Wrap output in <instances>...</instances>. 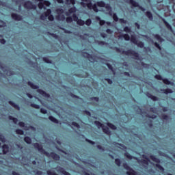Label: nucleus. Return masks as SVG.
I'll return each mask as SVG.
<instances>
[{"mask_svg":"<svg viewBox=\"0 0 175 175\" xmlns=\"http://www.w3.org/2000/svg\"><path fill=\"white\" fill-rule=\"evenodd\" d=\"M33 146L34 148H36L39 151V152H40V154L46 155V157H47L48 158H53L54 161H59V159H61V157L58 154L54 152H51V153H49V152L44 150L43 146H42V144H40L39 143H34Z\"/></svg>","mask_w":175,"mask_h":175,"instance_id":"1","label":"nucleus"},{"mask_svg":"<svg viewBox=\"0 0 175 175\" xmlns=\"http://www.w3.org/2000/svg\"><path fill=\"white\" fill-rule=\"evenodd\" d=\"M126 174L127 175H137V173L136 172V171H135V170L132 168L130 170L127 171Z\"/></svg>","mask_w":175,"mask_h":175,"instance_id":"25","label":"nucleus"},{"mask_svg":"<svg viewBox=\"0 0 175 175\" xmlns=\"http://www.w3.org/2000/svg\"><path fill=\"white\" fill-rule=\"evenodd\" d=\"M115 50L116 51H117V53H122V54H124V55H132L133 57H134L135 59H137V60L140 59V55H139V53L135 52L132 49H129L127 51H122L121 49L118 47H115Z\"/></svg>","mask_w":175,"mask_h":175,"instance_id":"2","label":"nucleus"},{"mask_svg":"<svg viewBox=\"0 0 175 175\" xmlns=\"http://www.w3.org/2000/svg\"><path fill=\"white\" fill-rule=\"evenodd\" d=\"M107 126H109V128H110L113 131L117 130V126L114 125L113 123L107 122Z\"/></svg>","mask_w":175,"mask_h":175,"instance_id":"23","label":"nucleus"},{"mask_svg":"<svg viewBox=\"0 0 175 175\" xmlns=\"http://www.w3.org/2000/svg\"><path fill=\"white\" fill-rule=\"evenodd\" d=\"M146 17H148V18H149V20H150L151 21H152V20H154V16H152V13H151V12L147 11V12H146Z\"/></svg>","mask_w":175,"mask_h":175,"instance_id":"22","label":"nucleus"},{"mask_svg":"<svg viewBox=\"0 0 175 175\" xmlns=\"http://www.w3.org/2000/svg\"><path fill=\"white\" fill-rule=\"evenodd\" d=\"M0 140L1 142H2V143H5V142H6V139L5 138V137L1 134H0Z\"/></svg>","mask_w":175,"mask_h":175,"instance_id":"55","label":"nucleus"},{"mask_svg":"<svg viewBox=\"0 0 175 175\" xmlns=\"http://www.w3.org/2000/svg\"><path fill=\"white\" fill-rule=\"evenodd\" d=\"M85 24L86 25H88V27H90V25H91V24H92V21L91 20V18H88L86 20V21L85 22Z\"/></svg>","mask_w":175,"mask_h":175,"instance_id":"43","label":"nucleus"},{"mask_svg":"<svg viewBox=\"0 0 175 175\" xmlns=\"http://www.w3.org/2000/svg\"><path fill=\"white\" fill-rule=\"evenodd\" d=\"M131 42L134 44H137V38H136V36H131Z\"/></svg>","mask_w":175,"mask_h":175,"instance_id":"32","label":"nucleus"},{"mask_svg":"<svg viewBox=\"0 0 175 175\" xmlns=\"http://www.w3.org/2000/svg\"><path fill=\"white\" fill-rule=\"evenodd\" d=\"M38 8L39 9H42V8H44V3H43L42 2H40L38 3Z\"/></svg>","mask_w":175,"mask_h":175,"instance_id":"64","label":"nucleus"},{"mask_svg":"<svg viewBox=\"0 0 175 175\" xmlns=\"http://www.w3.org/2000/svg\"><path fill=\"white\" fill-rule=\"evenodd\" d=\"M124 31L126 32V33H131V32H132V29L129 27L126 26L124 27Z\"/></svg>","mask_w":175,"mask_h":175,"instance_id":"35","label":"nucleus"},{"mask_svg":"<svg viewBox=\"0 0 175 175\" xmlns=\"http://www.w3.org/2000/svg\"><path fill=\"white\" fill-rule=\"evenodd\" d=\"M129 3L133 6V8H139V10H142V12H146V8H143L140 5H139V3H137L135 0H129Z\"/></svg>","mask_w":175,"mask_h":175,"instance_id":"7","label":"nucleus"},{"mask_svg":"<svg viewBox=\"0 0 175 175\" xmlns=\"http://www.w3.org/2000/svg\"><path fill=\"white\" fill-rule=\"evenodd\" d=\"M161 120H165V121H167V120H169V116H167L166 114H163V115H161Z\"/></svg>","mask_w":175,"mask_h":175,"instance_id":"47","label":"nucleus"},{"mask_svg":"<svg viewBox=\"0 0 175 175\" xmlns=\"http://www.w3.org/2000/svg\"><path fill=\"white\" fill-rule=\"evenodd\" d=\"M44 14L45 17H49L51 14V9L46 10V11L44 12Z\"/></svg>","mask_w":175,"mask_h":175,"instance_id":"38","label":"nucleus"},{"mask_svg":"<svg viewBox=\"0 0 175 175\" xmlns=\"http://www.w3.org/2000/svg\"><path fill=\"white\" fill-rule=\"evenodd\" d=\"M2 149H3V153L4 154H8V152H9V146L4 144L3 145Z\"/></svg>","mask_w":175,"mask_h":175,"instance_id":"19","label":"nucleus"},{"mask_svg":"<svg viewBox=\"0 0 175 175\" xmlns=\"http://www.w3.org/2000/svg\"><path fill=\"white\" fill-rule=\"evenodd\" d=\"M49 34L51 35V36H52L53 38H55V39H58V35L54 33H49Z\"/></svg>","mask_w":175,"mask_h":175,"instance_id":"62","label":"nucleus"},{"mask_svg":"<svg viewBox=\"0 0 175 175\" xmlns=\"http://www.w3.org/2000/svg\"><path fill=\"white\" fill-rule=\"evenodd\" d=\"M77 24L78 25H80L81 27H83V25H84V24H85V22L84 21H83L82 19H79L77 22Z\"/></svg>","mask_w":175,"mask_h":175,"instance_id":"37","label":"nucleus"},{"mask_svg":"<svg viewBox=\"0 0 175 175\" xmlns=\"http://www.w3.org/2000/svg\"><path fill=\"white\" fill-rule=\"evenodd\" d=\"M40 113H42V114H47V110L44 108H41Z\"/></svg>","mask_w":175,"mask_h":175,"instance_id":"59","label":"nucleus"},{"mask_svg":"<svg viewBox=\"0 0 175 175\" xmlns=\"http://www.w3.org/2000/svg\"><path fill=\"white\" fill-rule=\"evenodd\" d=\"M97 4H94L93 6L92 7V9L96 13H98L99 12V9H98V5Z\"/></svg>","mask_w":175,"mask_h":175,"instance_id":"40","label":"nucleus"},{"mask_svg":"<svg viewBox=\"0 0 175 175\" xmlns=\"http://www.w3.org/2000/svg\"><path fill=\"white\" fill-rule=\"evenodd\" d=\"M154 79H157V80H163V78L162 77V75H156L154 76Z\"/></svg>","mask_w":175,"mask_h":175,"instance_id":"49","label":"nucleus"},{"mask_svg":"<svg viewBox=\"0 0 175 175\" xmlns=\"http://www.w3.org/2000/svg\"><path fill=\"white\" fill-rule=\"evenodd\" d=\"M9 105H10L12 107H14V109H16V110H20V105H17L16 104V103L12 101V100H10L8 102Z\"/></svg>","mask_w":175,"mask_h":175,"instance_id":"15","label":"nucleus"},{"mask_svg":"<svg viewBox=\"0 0 175 175\" xmlns=\"http://www.w3.org/2000/svg\"><path fill=\"white\" fill-rule=\"evenodd\" d=\"M83 113H84V114H86V116H88L89 117H91V112H90V111H88V110H84V111H83Z\"/></svg>","mask_w":175,"mask_h":175,"instance_id":"60","label":"nucleus"},{"mask_svg":"<svg viewBox=\"0 0 175 175\" xmlns=\"http://www.w3.org/2000/svg\"><path fill=\"white\" fill-rule=\"evenodd\" d=\"M82 55L84 57V58H87L89 59V61H94L95 59L94 58V56L87 52H81Z\"/></svg>","mask_w":175,"mask_h":175,"instance_id":"10","label":"nucleus"},{"mask_svg":"<svg viewBox=\"0 0 175 175\" xmlns=\"http://www.w3.org/2000/svg\"><path fill=\"white\" fill-rule=\"evenodd\" d=\"M76 12H77V8H76V7L73 6L68 10V12L66 13V16H70V14H72V13L75 14Z\"/></svg>","mask_w":175,"mask_h":175,"instance_id":"13","label":"nucleus"},{"mask_svg":"<svg viewBox=\"0 0 175 175\" xmlns=\"http://www.w3.org/2000/svg\"><path fill=\"white\" fill-rule=\"evenodd\" d=\"M85 142H87V143H89V144H92V146L95 144V142L91 141L90 139H88L87 138L85 139Z\"/></svg>","mask_w":175,"mask_h":175,"instance_id":"54","label":"nucleus"},{"mask_svg":"<svg viewBox=\"0 0 175 175\" xmlns=\"http://www.w3.org/2000/svg\"><path fill=\"white\" fill-rule=\"evenodd\" d=\"M42 60H43L44 62H45L46 64H53V61L51 60L50 59H49V57H42Z\"/></svg>","mask_w":175,"mask_h":175,"instance_id":"31","label":"nucleus"},{"mask_svg":"<svg viewBox=\"0 0 175 175\" xmlns=\"http://www.w3.org/2000/svg\"><path fill=\"white\" fill-rule=\"evenodd\" d=\"M154 46L158 50H162V47H161V45L158 42H154Z\"/></svg>","mask_w":175,"mask_h":175,"instance_id":"56","label":"nucleus"},{"mask_svg":"<svg viewBox=\"0 0 175 175\" xmlns=\"http://www.w3.org/2000/svg\"><path fill=\"white\" fill-rule=\"evenodd\" d=\"M56 12L58 14H62V13H64V10L62 8H58L56 10Z\"/></svg>","mask_w":175,"mask_h":175,"instance_id":"53","label":"nucleus"},{"mask_svg":"<svg viewBox=\"0 0 175 175\" xmlns=\"http://www.w3.org/2000/svg\"><path fill=\"white\" fill-rule=\"evenodd\" d=\"M91 100H95V102H99V97H92Z\"/></svg>","mask_w":175,"mask_h":175,"instance_id":"63","label":"nucleus"},{"mask_svg":"<svg viewBox=\"0 0 175 175\" xmlns=\"http://www.w3.org/2000/svg\"><path fill=\"white\" fill-rule=\"evenodd\" d=\"M49 120L50 121H51V122H53L54 124H59V121L55 118L54 116H49Z\"/></svg>","mask_w":175,"mask_h":175,"instance_id":"20","label":"nucleus"},{"mask_svg":"<svg viewBox=\"0 0 175 175\" xmlns=\"http://www.w3.org/2000/svg\"><path fill=\"white\" fill-rule=\"evenodd\" d=\"M96 5L98 6V8H105V6H106V3H105L103 1H97Z\"/></svg>","mask_w":175,"mask_h":175,"instance_id":"24","label":"nucleus"},{"mask_svg":"<svg viewBox=\"0 0 175 175\" xmlns=\"http://www.w3.org/2000/svg\"><path fill=\"white\" fill-rule=\"evenodd\" d=\"M97 20H99V25H105V24H106V21H105L104 20L100 19L99 17H97Z\"/></svg>","mask_w":175,"mask_h":175,"instance_id":"45","label":"nucleus"},{"mask_svg":"<svg viewBox=\"0 0 175 175\" xmlns=\"http://www.w3.org/2000/svg\"><path fill=\"white\" fill-rule=\"evenodd\" d=\"M30 106L31 107H33V109H40V106L35 103H31Z\"/></svg>","mask_w":175,"mask_h":175,"instance_id":"48","label":"nucleus"},{"mask_svg":"<svg viewBox=\"0 0 175 175\" xmlns=\"http://www.w3.org/2000/svg\"><path fill=\"white\" fill-rule=\"evenodd\" d=\"M79 16H77V15H76V14H72V21H75L76 23H77V21H79Z\"/></svg>","mask_w":175,"mask_h":175,"instance_id":"41","label":"nucleus"},{"mask_svg":"<svg viewBox=\"0 0 175 175\" xmlns=\"http://www.w3.org/2000/svg\"><path fill=\"white\" fill-rule=\"evenodd\" d=\"M112 17L115 21H116V22L118 21V16H117V14L113 13L112 15Z\"/></svg>","mask_w":175,"mask_h":175,"instance_id":"51","label":"nucleus"},{"mask_svg":"<svg viewBox=\"0 0 175 175\" xmlns=\"http://www.w3.org/2000/svg\"><path fill=\"white\" fill-rule=\"evenodd\" d=\"M146 95L148 96V98H150V99H152V100L154 102H157V100H158V97L151 94L150 92H146Z\"/></svg>","mask_w":175,"mask_h":175,"instance_id":"14","label":"nucleus"},{"mask_svg":"<svg viewBox=\"0 0 175 175\" xmlns=\"http://www.w3.org/2000/svg\"><path fill=\"white\" fill-rule=\"evenodd\" d=\"M150 158L153 162H155L156 163H157L155 165V167L157 169H159L161 170V172L165 171V168H163V167H162V165H161L159 164V163H161V160L159 159H158L157 157H155L154 155H150Z\"/></svg>","mask_w":175,"mask_h":175,"instance_id":"5","label":"nucleus"},{"mask_svg":"<svg viewBox=\"0 0 175 175\" xmlns=\"http://www.w3.org/2000/svg\"><path fill=\"white\" fill-rule=\"evenodd\" d=\"M161 21L165 24L166 28L171 32H173V27H172V25H170V24H169V23H167V21H166V20L163 18H161Z\"/></svg>","mask_w":175,"mask_h":175,"instance_id":"11","label":"nucleus"},{"mask_svg":"<svg viewBox=\"0 0 175 175\" xmlns=\"http://www.w3.org/2000/svg\"><path fill=\"white\" fill-rule=\"evenodd\" d=\"M24 142L27 143V144H32V139L29 137H24Z\"/></svg>","mask_w":175,"mask_h":175,"instance_id":"30","label":"nucleus"},{"mask_svg":"<svg viewBox=\"0 0 175 175\" xmlns=\"http://www.w3.org/2000/svg\"><path fill=\"white\" fill-rule=\"evenodd\" d=\"M135 44H137V46L140 49H143L144 47V42L142 41L137 42Z\"/></svg>","mask_w":175,"mask_h":175,"instance_id":"39","label":"nucleus"},{"mask_svg":"<svg viewBox=\"0 0 175 175\" xmlns=\"http://www.w3.org/2000/svg\"><path fill=\"white\" fill-rule=\"evenodd\" d=\"M25 9H33L34 10L36 9V5H34L32 1H27L25 2L23 4Z\"/></svg>","mask_w":175,"mask_h":175,"instance_id":"8","label":"nucleus"},{"mask_svg":"<svg viewBox=\"0 0 175 175\" xmlns=\"http://www.w3.org/2000/svg\"><path fill=\"white\" fill-rule=\"evenodd\" d=\"M57 20H59V21H66L68 23H70L73 22V18L72 16H68L67 18L65 17V15L64 14H59L56 16Z\"/></svg>","mask_w":175,"mask_h":175,"instance_id":"6","label":"nucleus"},{"mask_svg":"<svg viewBox=\"0 0 175 175\" xmlns=\"http://www.w3.org/2000/svg\"><path fill=\"white\" fill-rule=\"evenodd\" d=\"M124 157H126V158H127L128 159H137V157L131 155V154H129V152H125Z\"/></svg>","mask_w":175,"mask_h":175,"instance_id":"26","label":"nucleus"},{"mask_svg":"<svg viewBox=\"0 0 175 175\" xmlns=\"http://www.w3.org/2000/svg\"><path fill=\"white\" fill-rule=\"evenodd\" d=\"M67 5H76V0H66Z\"/></svg>","mask_w":175,"mask_h":175,"instance_id":"36","label":"nucleus"},{"mask_svg":"<svg viewBox=\"0 0 175 175\" xmlns=\"http://www.w3.org/2000/svg\"><path fill=\"white\" fill-rule=\"evenodd\" d=\"M27 85H29L32 90H37V92L40 94V95H42V96H44V98H49L50 96V94L45 91H44L42 89H39V85H35V83L28 81Z\"/></svg>","mask_w":175,"mask_h":175,"instance_id":"3","label":"nucleus"},{"mask_svg":"<svg viewBox=\"0 0 175 175\" xmlns=\"http://www.w3.org/2000/svg\"><path fill=\"white\" fill-rule=\"evenodd\" d=\"M105 8L108 12H109V16H113V10H111L110 4L105 5Z\"/></svg>","mask_w":175,"mask_h":175,"instance_id":"21","label":"nucleus"},{"mask_svg":"<svg viewBox=\"0 0 175 175\" xmlns=\"http://www.w3.org/2000/svg\"><path fill=\"white\" fill-rule=\"evenodd\" d=\"M15 132L17 135H24V131L20 129H16Z\"/></svg>","mask_w":175,"mask_h":175,"instance_id":"42","label":"nucleus"},{"mask_svg":"<svg viewBox=\"0 0 175 175\" xmlns=\"http://www.w3.org/2000/svg\"><path fill=\"white\" fill-rule=\"evenodd\" d=\"M119 38L121 39L122 38H124V40L129 41L131 40V37L129 36V34H122L119 36Z\"/></svg>","mask_w":175,"mask_h":175,"instance_id":"17","label":"nucleus"},{"mask_svg":"<svg viewBox=\"0 0 175 175\" xmlns=\"http://www.w3.org/2000/svg\"><path fill=\"white\" fill-rule=\"evenodd\" d=\"M8 119L10 120V121H13L14 124H17V122H18V119L12 116H9Z\"/></svg>","mask_w":175,"mask_h":175,"instance_id":"28","label":"nucleus"},{"mask_svg":"<svg viewBox=\"0 0 175 175\" xmlns=\"http://www.w3.org/2000/svg\"><path fill=\"white\" fill-rule=\"evenodd\" d=\"M94 124L95 125H96L98 128H102L103 132H104L105 135H111V131H110V129H109L107 126H104L103 124H102L98 120L94 121Z\"/></svg>","mask_w":175,"mask_h":175,"instance_id":"4","label":"nucleus"},{"mask_svg":"<svg viewBox=\"0 0 175 175\" xmlns=\"http://www.w3.org/2000/svg\"><path fill=\"white\" fill-rule=\"evenodd\" d=\"M123 167L125 169V170H127V172H129V170L132 169L126 163H123Z\"/></svg>","mask_w":175,"mask_h":175,"instance_id":"33","label":"nucleus"},{"mask_svg":"<svg viewBox=\"0 0 175 175\" xmlns=\"http://www.w3.org/2000/svg\"><path fill=\"white\" fill-rule=\"evenodd\" d=\"M162 81L164 83V84H166V85H173L174 84L173 82L170 81V80L166 78L163 79Z\"/></svg>","mask_w":175,"mask_h":175,"instance_id":"27","label":"nucleus"},{"mask_svg":"<svg viewBox=\"0 0 175 175\" xmlns=\"http://www.w3.org/2000/svg\"><path fill=\"white\" fill-rule=\"evenodd\" d=\"M6 27V23L2 20H0V28H5Z\"/></svg>","mask_w":175,"mask_h":175,"instance_id":"44","label":"nucleus"},{"mask_svg":"<svg viewBox=\"0 0 175 175\" xmlns=\"http://www.w3.org/2000/svg\"><path fill=\"white\" fill-rule=\"evenodd\" d=\"M105 81H107L108 84H113V80H111L109 78H105Z\"/></svg>","mask_w":175,"mask_h":175,"instance_id":"61","label":"nucleus"},{"mask_svg":"<svg viewBox=\"0 0 175 175\" xmlns=\"http://www.w3.org/2000/svg\"><path fill=\"white\" fill-rule=\"evenodd\" d=\"M143 158L144 159L139 160L138 162L139 163H144V165H148V162H150V159L146 155H143Z\"/></svg>","mask_w":175,"mask_h":175,"instance_id":"12","label":"nucleus"},{"mask_svg":"<svg viewBox=\"0 0 175 175\" xmlns=\"http://www.w3.org/2000/svg\"><path fill=\"white\" fill-rule=\"evenodd\" d=\"M57 172H59L60 173H62L64 175H70V173L66 172L65 170V169H64V168H62L61 167H59Z\"/></svg>","mask_w":175,"mask_h":175,"instance_id":"18","label":"nucleus"},{"mask_svg":"<svg viewBox=\"0 0 175 175\" xmlns=\"http://www.w3.org/2000/svg\"><path fill=\"white\" fill-rule=\"evenodd\" d=\"M48 20H49V21H54V16H53V14H50L48 16Z\"/></svg>","mask_w":175,"mask_h":175,"instance_id":"58","label":"nucleus"},{"mask_svg":"<svg viewBox=\"0 0 175 175\" xmlns=\"http://www.w3.org/2000/svg\"><path fill=\"white\" fill-rule=\"evenodd\" d=\"M115 163L117 165L118 167L121 166V159H115Z\"/></svg>","mask_w":175,"mask_h":175,"instance_id":"46","label":"nucleus"},{"mask_svg":"<svg viewBox=\"0 0 175 175\" xmlns=\"http://www.w3.org/2000/svg\"><path fill=\"white\" fill-rule=\"evenodd\" d=\"M81 5H82V6L84 8L85 6H87V8H88L89 9H92V6H94V5H92V3L91 2V1H90L89 3H84V2H81Z\"/></svg>","mask_w":175,"mask_h":175,"instance_id":"16","label":"nucleus"},{"mask_svg":"<svg viewBox=\"0 0 175 175\" xmlns=\"http://www.w3.org/2000/svg\"><path fill=\"white\" fill-rule=\"evenodd\" d=\"M146 117H147L148 118H151L152 120H154V118H157V116L155 115H150L148 113H147L146 115Z\"/></svg>","mask_w":175,"mask_h":175,"instance_id":"50","label":"nucleus"},{"mask_svg":"<svg viewBox=\"0 0 175 175\" xmlns=\"http://www.w3.org/2000/svg\"><path fill=\"white\" fill-rule=\"evenodd\" d=\"M71 124L73 126H75V128H80V124H79V123L76 122H72L71 123Z\"/></svg>","mask_w":175,"mask_h":175,"instance_id":"52","label":"nucleus"},{"mask_svg":"<svg viewBox=\"0 0 175 175\" xmlns=\"http://www.w3.org/2000/svg\"><path fill=\"white\" fill-rule=\"evenodd\" d=\"M162 92L165 95H167V94H173V90H172V89H169V88L162 90Z\"/></svg>","mask_w":175,"mask_h":175,"instance_id":"29","label":"nucleus"},{"mask_svg":"<svg viewBox=\"0 0 175 175\" xmlns=\"http://www.w3.org/2000/svg\"><path fill=\"white\" fill-rule=\"evenodd\" d=\"M154 38L157 39L159 42H163V38L159 36V34H155Z\"/></svg>","mask_w":175,"mask_h":175,"instance_id":"34","label":"nucleus"},{"mask_svg":"<svg viewBox=\"0 0 175 175\" xmlns=\"http://www.w3.org/2000/svg\"><path fill=\"white\" fill-rule=\"evenodd\" d=\"M11 17L12 20H14L15 21H21V20H23V16L16 13L11 14Z\"/></svg>","mask_w":175,"mask_h":175,"instance_id":"9","label":"nucleus"},{"mask_svg":"<svg viewBox=\"0 0 175 175\" xmlns=\"http://www.w3.org/2000/svg\"><path fill=\"white\" fill-rule=\"evenodd\" d=\"M70 97L71 98H75L76 99H80V97L79 96H77L75 95V94L73 93H70Z\"/></svg>","mask_w":175,"mask_h":175,"instance_id":"57","label":"nucleus"}]
</instances>
